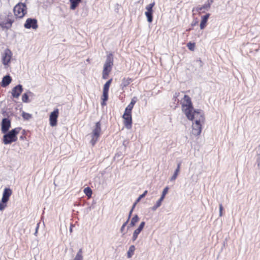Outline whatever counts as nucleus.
<instances>
[{"instance_id": "obj_1", "label": "nucleus", "mask_w": 260, "mask_h": 260, "mask_svg": "<svg viewBox=\"0 0 260 260\" xmlns=\"http://www.w3.org/2000/svg\"><path fill=\"white\" fill-rule=\"evenodd\" d=\"M190 120H194L192 125V134L195 136H199L202 132V124L204 122L205 118L201 111H194V114L192 118H188Z\"/></svg>"}, {"instance_id": "obj_2", "label": "nucleus", "mask_w": 260, "mask_h": 260, "mask_svg": "<svg viewBox=\"0 0 260 260\" xmlns=\"http://www.w3.org/2000/svg\"><path fill=\"white\" fill-rule=\"evenodd\" d=\"M182 110L187 118H192L194 114V110L191 99L187 95H185L182 103Z\"/></svg>"}, {"instance_id": "obj_3", "label": "nucleus", "mask_w": 260, "mask_h": 260, "mask_svg": "<svg viewBox=\"0 0 260 260\" xmlns=\"http://www.w3.org/2000/svg\"><path fill=\"white\" fill-rule=\"evenodd\" d=\"M21 129V127H17L5 133L2 139L3 143L8 145L16 142L18 139L17 135L20 132Z\"/></svg>"}, {"instance_id": "obj_4", "label": "nucleus", "mask_w": 260, "mask_h": 260, "mask_svg": "<svg viewBox=\"0 0 260 260\" xmlns=\"http://www.w3.org/2000/svg\"><path fill=\"white\" fill-rule=\"evenodd\" d=\"M15 16L17 18H22L27 13V7L22 3H19L14 8Z\"/></svg>"}, {"instance_id": "obj_5", "label": "nucleus", "mask_w": 260, "mask_h": 260, "mask_svg": "<svg viewBox=\"0 0 260 260\" xmlns=\"http://www.w3.org/2000/svg\"><path fill=\"white\" fill-rule=\"evenodd\" d=\"M112 79L111 78L109 79L106 83L104 84L103 89V94L101 97L102 102L101 105L102 107H104L106 105V102L108 100V93L110 86L112 83Z\"/></svg>"}, {"instance_id": "obj_6", "label": "nucleus", "mask_w": 260, "mask_h": 260, "mask_svg": "<svg viewBox=\"0 0 260 260\" xmlns=\"http://www.w3.org/2000/svg\"><path fill=\"white\" fill-rule=\"evenodd\" d=\"M14 22V20L12 14L7 15L4 18H1L0 26L3 29H9L11 28Z\"/></svg>"}, {"instance_id": "obj_7", "label": "nucleus", "mask_w": 260, "mask_h": 260, "mask_svg": "<svg viewBox=\"0 0 260 260\" xmlns=\"http://www.w3.org/2000/svg\"><path fill=\"white\" fill-rule=\"evenodd\" d=\"M12 193V190L10 188L4 189L2 201L0 202V210H3L7 206V203L9 200L10 197Z\"/></svg>"}, {"instance_id": "obj_8", "label": "nucleus", "mask_w": 260, "mask_h": 260, "mask_svg": "<svg viewBox=\"0 0 260 260\" xmlns=\"http://www.w3.org/2000/svg\"><path fill=\"white\" fill-rule=\"evenodd\" d=\"M101 132V123L100 121L97 122L95 123V128L93 130L92 134V139L90 141V143L92 146H94L100 136Z\"/></svg>"}, {"instance_id": "obj_9", "label": "nucleus", "mask_w": 260, "mask_h": 260, "mask_svg": "<svg viewBox=\"0 0 260 260\" xmlns=\"http://www.w3.org/2000/svg\"><path fill=\"white\" fill-rule=\"evenodd\" d=\"M58 116L59 110L58 109H54V111L50 113L49 116V123L51 126H55L57 125Z\"/></svg>"}, {"instance_id": "obj_10", "label": "nucleus", "mask_w": 260, "mask_h": 260, "mask_svg": "<svg viewBox=\"0 0 260 260\" xmlns=\"http://www.w3.org/2000/svg\"><path fill=\"white\" fill-rule=\"evenodd\" d=\"M123 124L127 129H131L132 127V115L131 114L124 113L122 115Z\"/></svg>"}, {"instance_id": "obj_11", "label": "nucleus", "mask_w": 260, "mask_h": 260, "mask_svg": "<svg viewBox=\"0 0 260 260\" xmlns=\"http://www.w3.org/2000/svg\"><path fill=\"white\" fill-rule=\"evenodd\" d=\"M12 56V53L9 49L5 50L4 53L2 55V62L6 66L10 62Z\"/></svg>"}, {"instance_id": "obj_12", "label": "nucleus", "mask_w": 260, "mask_h": 260, "mask_svg": "<svg viewBox=\"0 0 260 260\" xmlns=\"http://www.w3.org/2000/svg\"><path fill=\"white\" fill-rule=\"evenodd\" d=\"M155 5V3L153 2L151 4H149L146 7L147 11L145 12V15L147 18V20L149 22L151 23L153 20V8Z\"/></svg>"}, {"instance_id": "obj_13", "label": "nucleus", "mask_w": 260, "mask_h": 260, "mask_svg": "<svg viewBox=\"0 0 260 260\" xmlns=\"http://www.w3.org/2000/svg\"><path fill=\"white\" fill-rule=\"evenodd\" d=\"M24 27L27 29L32 28L34 29H36L38 27L37 19L27 18L24 24Z\"/></svg>"}, {"instance_id": "obj_14", "label": "nucleus", "mask_w": 260, "mask_h": 260, "mask_svg": "<svg viewBox=\"0 0 260 260\" xmlns=\"http://www.w3.org/2000/svg\"><path fill=\"white\" fill-rule=\"evenodd\" d=\"M11 127V121L8 118H4L2 122V131L6 133Z\"/></svg>"}, {"instance_id": "obj_15", "label": "nucleus", "mask_w": 260, "mask_h": 260, "mask_svg": "<svg viewBox=\"0 0 260 260\" xmlns=\"http://www.w3.org/2000/svg\"><path fill=\"white\" fill-rule=\"evenodd\" d=\"M22 86L21 85H18L14 87L12 90V95L14 98H18L22 92Z\"/></svg>"}, {"instance_id": "obj_16", "label": "nucleus", "mask_w": 260, "mask_h": 260, "mask_svg": "<svg viewBox=\"0 0 260 260\" xmlns=\"http://www.w3.org/2000/svg\"><path fill=\"white\" fill-rule=\"evenodd\" d=\"M113 65V57L112 54L110 53L107 55L106 62L104 64L105 71L107 70V67H112Z\"/></svg>"}, {"instance_id": "obj_17", "label": "nucleus", "mask_w": 260, "mask_h": 260, "mask_svg": "<svg viewBox=\"0 0 260 260\" xmlns=\"http://www.w3.org/2000/svg\"><path fill=\"white\" fill-rule=\"evenodd\" d=\"M210 16V14L208 13L202 17V20L200 23V28L203 29L207 25L208 19Z\"/></svg>"}, {"instance_id": "obj_18", "label": "nucleus", "mask_w": 260, "mask_h": 260, "mask_svg": "<svg viewBox=\"0 0 260 260\" xmlns=\"http://www.w3.org/2000/svg\"><path fill=\"white\" fill-rule=\"evenodd\" d=\"M11 81L12 79L10 76H6L3 78L1 86L4 87H6L10 84Z\"/></svg>"}, {"instance_id": "obj_19", "label": "nucleus", "mask_w": 260, "mask_h": 260, "mask_svg": "<svg viewBox=\"0 0 260 260\" xmlns=\"http://www.w3.org/2000/svg\"><path fill=\"white\" fill-rule=\"evenodd\" d=\"M133 81L131 78H123L121 81V86L122 88L126 87Z\"/></svg>"}, {"instance_id": "obj_20", "label": "nucleus", "mask_w": 260, "mask_h": 260, "mask_svg": "<svg viewBox=\"0 0 260 260\" xmlns=\"http://www.w3.org/2000/svg\"><path fill=\"white\" fill-rule=\"evenodd\" d=\"M112 67H107V70L105 71V67H104L103 73H102V78L104 79H106L108 78L110 73L112 70Z\"/></svg>"}, {"instance_id": "obj_21", "label": "nucleus", "mask_w": 260, "mask_h": 260, "mask_svg": "<svg viewBox=\"0 0 260 260\" xmlns=\"http://www.w3.org/2000/svg\"><path fill=\"white\" fill-rule=\"evenodd\" d=\"M81 1L82 0H70L71 3L70 9L75 10Z\"/></svg>"}, {"instance_id": "obj_22", "label": "nucleus", "mask_w": 260, "mask_h": 260, "mask_svg": "<svg viewBox=\"0 0 260 260\" xmlns=\"http://www.w3.org/2000/svg\"><path fill=\"white\" fill-rule=\"evenodd\" d=\"M180 166H181V163L179 162L178 164L177 168L176 169L173 175L172 176V177L171 178V181H174L177 178V177L178 175V174L180 172Z\"/></svg>"}, {"instance_id": "obj_23", "label": "nucleus", "mask_w": 260, "mask_h": 260, "mask_svg": "<svg viewBox=\"0 0 260 260\" xmlns=\"http://www.w3.org/2000/svg\"><path fill=\"white\" fill-rule=\"evenodd\" d=\"M135 250V247L134 245H132L129 248V249L127 253V256L128 258H131L134 253Z\"/></svg>"}, {"instance_id": "obj_24", "label": "nucleus", "mask_w": 260, "mask_h": 260, "mask_svg": "<svg viewBox=\"0 0 260 260\" xmlns=\"http://www.w3.org/2000/svg\"><path fill=\"white\" fill-rule=\"evenodd\" d=\"M82 250L80 249L73 260H83Z\"/></svg>"}, {"instance_id": "obj_25", "label": "nucleus", "mask_w": 260, "mask_h": 260, "mask_svg": "<svg viewBox=\"0 0 260 260\" xmlns=\"http://www.w3.org/2000/svg\"><path fill=\"white\" fill-rule=\"evenodd\" d=\"M84 193L88 197L90 198L91 197L92 191L91 189L89 187H87L84 189Z\"/></svg>"}, {"instance_id": "obj_26", "label": "nucleus", "mask_w": 260, "mask_h": 260, "mask_svg": "<svg viewBox=\"0 0 260 260\" xmlns=\"http://www.w3.org/2000/svg\"><path fill=\"white\" fill-rule=\"evenodd\" d=\"M139 220V217L137 215H135L132 219L130 225L131 226H134Z\"/></svg>"}, {"instance_id": "obj_27", "label": "nucleus", "mask_w": 260, "mask_h": 260, "mask_svg": "<svg viewBox=\"0 0 260 260\" xmlns=\"http://www.w3.org/2000/svg\"><path fill=\"white\" fill-rule=\"evenodd\" d=\"M132 212H133V209H132L129 212L127 220L122 224V225L120 229L121 232H123L124 231L125 226L127 225V223L128 222V221L131 217Z\"/></svg>"}, {"instance_id": "obj_28", "label": "nucleus", "mask_w": 260, "mask_h": 260, "mask_svg": "<svg viewBox=\"0 0 260 260\" xmlns=\"http://www.w3.org/2000/svg\"><path fill=\"white\" fill-rule=\"evenodd\" d=\"M164 199L160 197V198L156 202V204L152 207V210H155L157 208H158L161 205V202L164 200Z\"/></svg>"}, {"instance_id": "obj_29", "label": "nucleus", "mask_w": 260, "mask_h": 260, "mask_svg": "<svg viewBox=\"0 0 260 260\" xmlns=\"http://www.w3.org/2000/svg\"><path fill=\"white\" fill-rule=\"evenodd\" d=\"M134 106L131 104H129L126 107L124 113L132 114V110Z\"/></svg>"}, {"instance_id": "obj_30", "label": "nucleus", "mask_w": 260, "mask_h": 260, "mask_svg": "<svg viewBox=\"0 0 260 260\" xmlns=\"http://www.w3.org/2000/svg\"><path fill=\"white\" fill-rule=\"evenodd\" d=\"M187 47L190 51H194L196 47L195 43L189 42L187 44Z\"/></svg>"}, {"instance_id": "obj_31", "label": "nucleus", "mask_w": 260, "mask_h": 260, "mask_svg": "<svg viewBox=\"0 0 260 260\" xmlns=\"http://www.w3.org/2000/svg\"><path fill=\"white\" fill-rule=\"evenodd\" d=\"M141 231L139 230L138 229H137L134 232L133 235V240L135 241L137 239L138 235L140 233Z\"/></svg>"}, {"instance_id": "obj_32", "label": "nucleus", "mask_w": 260, "mask_h": 260, "mask_svg": "<svg viewBox=\"0 0 260 260\" xmlns=\"http://www.w3.org/2000/svg\"><path fill=\"white\" fill-rule=\"evenodd\" d=\"M22 117L25 120H28L31 117V115L25 112H23L22 114Z\"/></svg>"}, {"instance_id": "obj_33", "label": "nucleus", "mask_w": 260, "mask_h": 260, "mask_svg": "<svg viewBox=\"0 0 260 260\" xmlns=\"http://www.w3.org/2000/svg\"><path fill=\"white\" fill-rule=\"evenodd\" d=\"M22 101L23 102L27 103L28 101V96L26 93H24L22 96Z\"/></svg>"}, {"instance_id": "obj_34", "label": "nucleus", "mask_w": 260, "mask_h": 260, "mask_svg": "<svg viewBox=\"0 0 260 260\" xmlns=\"http://www.w3.org/2000/svg\"><path fill=\"white\" fill-rule=\"evenodd\" d=\"M22 135L20 137V139L21 140H24L26 139V131L23 129L22 132Z\"/></svg>"}, {"instance_id": "obj_35", "label": "nucleus", "mask_w": 260, "mask_h": 260, "mask_svg": "<svg viewBox=\"0 0 260 260\" xmlns=\"http://www.w3.org/2000/svg\"><path fill=\"white\" fill-rule=\"evenodd\" d=\"M168 190H169V187L168 186H166L163 190V191H162V194H161V198H162L163 199L165 198V196L166 195V194L168 193Z\"/></svg>"}, {"instance_id": "obj_36", "label": "nucleus", "mask_w": 260, "mask_h": 260, "mask_svg": "<svg viewBox=\"0 0 260 260\" xmlns=\"http://www.w3.org/2000/svg\"><path fill=\"white\" fill-rule=\"evenodd\" d=\"M137 97L135 96L132 99L131 102L129 104H131L132 105H133V106H134L135 104L137 102Z\"/></svg>"}, {"instance_id": "obj_37", "label": "nucleus", "mask_w": 260, "mask_h": 260, "mask_svg": "<svg viewBox=\"0 0 260 260\" xmlns=\"http://www.w3.org/2000/svg\"><path fill=\"white\" fill-rule=\"evenodd\" d=\"M145 224V222L144 221L140 223V225H139V228L138 229L139 230L142 231L143 229L144 228V226Z\"/></svg>"}, {"instance_id": "obj_38", "label": "nucleus", "mask_w": 260, "mask_h": 260, "mask_svg": "<svg viewBox=\"0 0 260 260\" xmlns=\"http://www.w3.org/2000/svg\"><path fill=\"white\" fill-rule=\"evenodd\" d=\"M223 207L222 204L219 205V216H222V215Z\"/></svg>"}, {"instance_id": "obj_39", "label": "nucleus", "mask_w": 260, "mask_h": 260, "mask_svg": "<svg viewBox=\"0 0 260 260\" xmlns=\"http://www.w3.org/2000/svg\"><path fill=\"white\" fill-rule=\"evenodd\" d=\"M141 199H142V198H140V197L139 196V198L137 199V200H136V202L135 203V204H134L133 207V208H132V209H133H133L135 208V207L136 205L138 203H139V202L140 201V200H141Z\"/></svg>"}, {"instance_id": "obj_40", "label": "nucleus", "mask_w": 260, "mask_h": 260, "mask_svg": "<svg viewBox=\"0 0 260 260\" xmlns=\"http://www.w3.org/2000/svg\"><path fill=\"white\" fill-rule=\"evenodd\" d=\"M210 7V5L209 4L208 5H205L202 7L199 8L200 10H202V9H206L207 8H209Z\"/></svg>"}, {"instance_id": "obj_41", "label": "nucleus", "mask_w": 260, "mask_h": 260, "mask_svg": "<svg viewBox=\"0 0 260 260\" xmlns=\"http://www.w3.org/2000/svg\"><path fill=\"white\" fill-rule=\"evenodd\" d=\"M147 190H145V191H144V192L142 194H141V195H140V198H142H142H143L144 197H145V196L147 194Z\"/></svg>"}, {"instance_id": "obj_42", "label": "nucleus", "mask_w": 260, "mask_h": 260, "mask_svg": "<svg viewBox=\"0 0 260 260\" xmlns=\"http://www.w3.org/2000/svg\"><path fill=\"white\" fill-rule=\"evenodd\" d=\"M211 3L213 2V0H210Z\"/></svg>"}, {"instance_id": "obj_43", "label": "nucleus", "mask_w": 260, "mask_h": 260, "mask_svg": "<svg viewBox=\"0 0 260 260\" xmlns=\"http://www.w3.org/2000/svg\"><path fill=\"white\" fill-rule=\"evenodd\" d=\"M87 61H89V59H87Z\"/></svg>"}]
</instances>
